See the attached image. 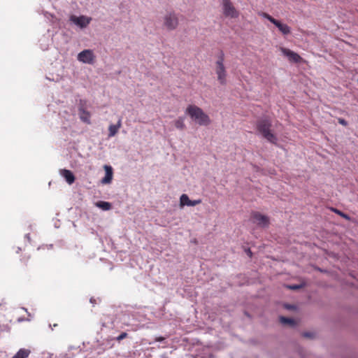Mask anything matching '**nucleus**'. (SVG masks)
I'll use <instances>...</instances> for the list:
<instances>
[{
  "label": "nucleus",
  "mask_w": 358,
  "mask_h": 358,
  "mask_svg": "<svg viewBox=\"0 0 358 358\" xmlns=\"http://www.w3.org/2000/svg\"><path fill=\"white\" fill-rule=\"evenodd\" d=\"M185 113L199 125L207 126L210 123L208 115L201 108L195 105H189Z\"/></svg>",
  "instance_id": "f257e3e1"
},
{
  "label": "nucleus",
  "mask_w": 358,
  "mask_h": 358,
  "mask_svg": "<svg viewBox=\"0 0 358 358\" xmlns=\"http://www.w3.org/2000/svg\"><path fill=\"white\" fill-rule=\"evenodd\" d=\"M257 130L258 132L268 141L271 143H277V138L271 131V122L266 119L259 120L256 124Z\"/></svg>",
  "instance_id": "f03ea898"
},
{
  "label": "nucleus",
  "mask_w": 358,
  "mask_h": 358,
  "mask_svg": "<svg viewBox=\"0 0 358 358\" xmlns=\"http://www.w3.org/2000/svg\"><path fill=\"white\" fill-rule=\"evenodd\" d=\"M217 57V59L215 64V71L220 84L224 85L227 84V73L224 64V54L223 51L221 50Z\"/></svg>",
  "instance_id": "7ed1b4c3"
},
{
  "label": "nucleus",
  "mask_w": 358,
  "mask_h": 358,
  "mask_svg": "<svg viewBox=\"0 0 358 358\" xmlns=\"http://www.w3.org/2000/svg\"><path fill=\"white\" fill-rule=\"evenodd\" d=\"M250 220L253 224H255L262 228H267L270 224L269 217L257 211H253L251 213Z\"/></svg>",
  "instance_id": "20e7f679"
},
{
  "label": "nucleus",
  "mask_w": 358,
  "mask_h": 358,
  "mask_svg": "<svg viewBox=\"0 0 358 358\" xmlns=\"http://www.w3.org/2000/svg\"><path fill=\"white\" fill-rule=\"evenodd\" d=\"M222 10L225 17L236 18L239 16V12L234 6L231 0H222Z\"/></svg>",
  "instance_id": "39448f33"
},
{
  "label": "nucleus",
  "mask_w": 358,
  "mask_h": 358,
  "mask_svg": "<svg viewBox=\"0 0 358 358\" xmlns=\"http://www.w3.org/2000/svg\"><path fill=\"white\" fill-rule=\"evenodd\" d=\"M261 15L263 16L264 18L267 19L268 20H269L273 24H275V26L278 28L279 31L282 34L287 35L291 32V29L288 25L282 23L279 20H277L268 13H262Z\"/></svg>",
  "instance_id": "423d86ee"
},
{
  "label": "nucleus",
  "mask_w": 358,
  "mask_h": 358,
  "mask_svg": "<svg viewBox=\"0 0 358 358\" xmlns=\"http://www.w3.org/2000/svg\"><path fill=\"white\" fill-rule=\"evenodd\" d=\"M164 25L169 30L176 29L178 25V19L174 13H168L164 17Z\"/></svg>",
  "instance_id": "0eeeda50"
},
{
  "label": "nucleus",
  "mask_w": 358,
  "mask_h": 358,
  "mask_svg": "<svg viewBox=\"0 0 358 358\" xmlns=\"http://www.w3.org/2000/svg\"><path fill=\"white\" fill-rule=\"evenodd\" d=\"M78 59L83 63L92 64L95 61V56L92 50H84L78 55Z\"/></svg>",
  "instance_id": "6e6552de"
},
{
  "label": "nucleus",
  "mask_w": 358,
  "mask_h": 358,
  "mask_svg": "<svg viewBox=\"0 0 358 358\" xmlns=\"http://www.w3.org/2000/svg\"><path fill=\"white\" fill-rule=\"evenodd\" d=\"M86 104V101L80 100V106L78 108L79 112V117L83 122H85L87 124H90V113L85 110V106Z\"/></svg>",
  "instance_id": "1a4fd4ad"
},
{
  "label": "nucleus",
  "mask_w": 358,
  "mask_h": 358,
  "mask_svg": "<svg viewBox=\"0 0 358 358\" xmlns=\"http://www.w3.org/2000/svg\"><path fill=\"white\" fill-rule=\"evenodd\" d=\"M280 51L291 62L301 63L303 61V58L299 55L289 49L281 48Z\"/></svg>",
  "instance_id": "9d476101"
},
{
  "label": "nucleus",
  "mask_w": 358,
  "mask_h": 358,
  "mask_svg": "<svg viewBox=\"0 0 358 358\" xmlns=\"http://www.w3.org/2000/svg\"><path fill=\"white\" fill-rule=\"evenodd\" d=\"M70 20L80 28H85L90 24L91 18L84 15H81L80 17L71 15L70 17Z\"/></svg>",
  "instance_id": "9b49d317"
},
{
  "label": "nucleus",
  "mask_w": 358,
  "mask_h": 358,
  "mask_svg": "<svg viewBox=\"0 0 358 358\" xmlns=\"http://www.w3.org/2000/svg\"><path fill=\"white\" fill-rule=\"evenodd\" d=\"M201 203V199L192 201L189 199V196L185 194H182L180 198V206L181 208H182L185 206H194L198 204H200Z\"/></svg>",
  "instance_id": "f8f14e48"
},
{
  "label": "nucleus",
  "mask_w": 358,
  "mask_h": 358,
  "mask_svg": "<svg viewBox=\"0 0 358 358\" xmlns=\"http://www.w3.org/2000/svg\"><path fill=\"white\" fill-rule=\"evenodd\" d=\"M104 170L106 171V174L104 178L101 180L102 184H109L111 182L113 176V169L110 166L105 165Z\"/></svg>",
  "instance_id": "ddd939ff"
},
{
  "label": "nucleus",
  "mask_w": 358,
  "mask_h": 358,
  "mask_svg": "<svg viewBox=\"0 0 358 358\" xmlns=\"http://www.w3.org/2000/svg\"><path fill=\"white\" fill-rule=\"evenodd\" d=\"M60 173L69 184H72L74 182L75 176L71 171L67 169H62L60 171Z\"/></svg>",
  "instance_id": "4468645a"
},
{
  "label": "nucleus",
  "mask_w": 358,
  "mask_h": 358,
  "mask_svg": "<svg viewBox=\"0 0 358 358\" xmlns=\"http://www.w3.org/2000/svg\"><path fill=\"white\" fill-rule=\"evenodd\" d=\"M122 127V120L119 119L116 124H110L108 127V136L113 137L118 132L119 129Z\"/></svg>",
  "instance_id": "2eb2a0df"
},
{
  "label": "nucleus",
  "mask_w": 358,
  "mask_h": 358,
  "mask_svg": "<svg viewBox=\"0 0 358 358\" xmlns=\"http://www.w3.org/2000/svg\"><path fill=\"white\" fill-rule=\"evenodd\" d=\"M30 353L29 349L22 348L12 358H27Z\"/></svg>",
  "instance_id": "dca6fc26"
},
{
  "label": "nucleus",
  "mask_w": 358,
  "mask_h": 358,
  "mask_svg": "<svg viewBox=\"0 0 358 358\" xmlns=\"http://www.w3.org/2000/svg\"><path fill=\"white\" fill-rule=\"evenodd\" d=\"M185 118L183 117H179L174 121V125L176 129L180 130H184L185 129Z\"/></svg>",
  "instance_id": "f3484780"
},
{
  "label": "nucleus",
  "mask_w": 358,
  "mask_h": 358,
  "mask_svg": "<svg viewBox=\"0 0 358 358\" xmlns=\"http://www.w3.org/2000/svg\"><path fill=\"white\" fill-rule=\"evenodd\" d=\"M30 259V255L29 254L24 253L20 259L22 266L24 268H27Z\"/></svg>",
  "instance_id": "a211bd4d"
},
{
  "label": "nucleus",
  "mask_w": 358,
  "mask_h": 358,
  "mask_svg": "<svg viewBox=\"0 0 358 358\" xmlns=\"http://www.w3.org/2000/svg\"><path fill=\"white\" fill-rule=\"evenodd\" d=\"M96 206L103 210H108L111 208V204L107 201H100L96 203Z\"/></svg>",
  "instance_id": "6ab92c4d"
},
{
  "label": "nucleus",
  "mask_w": 358,
  "mask_h": 358,
  "mask_svg": "<svg viewBox=\"0 0 358 358\" xmlns=\"http://www.w3.org/2000/svg\"><path fill=\"white\" fill-rule=\"evenodd\" d=\"M280 321L283 324H287L290 326H294L295 324V322L293 319L283 316L280 317Z\"/></svg>",
  "instance_id": "aec40b11"
},
{
  "label": "nucleus",
  "mask_w": 358,
  "mask_h": 358,
  "mask_svg": "<svg viewBox=\"0 0 358 358\" xmlns=\"http://www.w3.org/2000/svg\"><path fill=\"white\" fill-rule=\"evenodd\" d=\"M333 212H334L335 213H336L337 215H340L341 217H343L344 219L347 220H350V217L348 215L343 213L342 211L336 209V208H332L331 209Z\"/></svg>",
  "instance_id": "412c9836"
},
{
  "label": "nucleus",
  "mask_w": 358,
  "mask_h": 358,
  "mask_svg": "<svg viewBox=\"0 0 358 358\" xmlns=\"http://www.w3.org/2000/svg\"><path fill=\"white\" fill-rule=\"evenodd\" d=\"M127 337V334L126 332H122L117 337V341H120Z\"/></svg>",
  "instance_id": "4be33fe9"
},
{
  "label": "nucleus",
  "mask_w": 358,
  "mask_h": 358,
  "mask_svg": "<svg viewBox=\"0 0 358 358\" xmlns=\"http://www.w3.org/2000/svg\"><path fill=\"white\" fill-rule=\"evenodd\" d=\"M338 122L339 124L343 125V126H347L348 125V122L345 120L343 119V118H339L338 119Z\"/></svg>",
  "instance_id": "5701e85b"
},
{
  "label": "nucleus",
  "mask_w": 358,
  "mask_h": 358,
  "mask_svg": "<svg viewBox=\"0 0 358 358\" xmlns=\"http://www.w3.org/2000/svg\"><path fill=\"white\" fill-rule=\"evenodd\" d=\"M165 339L164 337H162V336H159V337H157L155 338V341H157V342H161L162 341H164Z\"/></svg>",
  "instance_id": "b1692460"
},
{
  "label": "nucleus",
  "mask_w": 358,
  "mask_h": 358,
  "mask_svg": "<svg viewBox=\"0 0 358 358\" xmlns=\"http://www.w3.org/2000/svg\"><path fill=\"white\" fill-rule=\"evenodd\" d=\"M289 287L291 289H299L300 287V286H299V285H294V286H291Z\"/></svg>",
  "instance_id": "393cba45"
},
{
  "label": "nucleus",
  "mask_w": 358,
  "mask_h": 358,
  "mask_svg": "<svg viewBox=\"0 0 358 358\" xmlns=\"http://www.w3.org/2000/svg\"><path fill=\"white\" fill-rule=\"evenodd\" d=\"M246 252L250 257H252V252L250 249H248Z\"/></svg>",
  "instance_id": "a878e982"
},
{
  "label": "nucleus",
  "mask_w": 358,
  "mask_h": 358,
  "mask_svg": "<svg viewBox=\"0 0 358 358\" xmlns=\"http://www.w3.org/2000/svg\"><path fill=\"white\" fill-rule=\"evenodd\" d=\"M303 336H306V337H310V334H309V333H304Z\"/></svg>",
  "instance_id": "bb28decb"
},
{
  "label": "nucleus",
  "mask_w": 358,
  "mask_h": 358,
  "mask_svg": "<svg viewBox=\"0 0 358 358\" xmlns=\"http://www.w3.org/2000/svg\"><path fill=\"white\" fill-rule=\"evenodd\" d=\"M25 237L28 239L29 241H30V234H28L25 236Z\"/></svg>",
  "instance_id": "cd10ccee"
},
{
  "label": "nucleus",
  "mask_w": 358,
  "mask_h": 358,
  "mask_svg": "<svg viewBox=\"0 0 358 358\" xmlns=\"http://www.w3.org/2000/svg\"><path fill=\"white\" fill-rule=\"evenodd\" d=\"M20 251H21V248H17L16 249V253H19Z\"/></svg>",
  "instance_id": "c85d7f7f"
}]
</instances>
